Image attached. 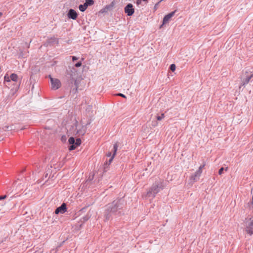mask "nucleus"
I'll return each mask as SVG.
<instances>
[{
    "instance_id": "nucleus-29",
    "label": "nucleus",
    "mask_w": 253,
    "mask_h": 253,
    "mask_svg": "<svg viewBox=\"0 0 253 253\" xmlns=\"http://www.w3.org/2000/svg\"><path fill=\"white\" fill-rule=\"evenodd\" d=\"M117 95L121 96V97H122L123 98H126V96L125 95H124V94L121 93H118L117 94Z\"/></svg>"
},
{
    "instance_id": "nucleus-14",
    "label": "nucleus",
    "mask_w": 253,
    "mask_h": 253,
    "mask_svg": "<svg viewBox=\"0 0 253 253\" xmlns=\"http://www.w3.org/2000/svg\"><path fill=\"white\" fill-rule=\"evenodd\" d=\"M67 15L69 18L75 20L78 17V13L74 9H70Z\"/></svg>"
},
{
    "instance_id": "nucleus-6",
    "label": "nucleus",
    "mask_w": 253,
    "mask_h": 253,
    "mask_svg": "<svg viewBox=\"0 0 253 253\" xmlns=\"http://www.w3.org/2000/svg\"><path fill=\"white\" fill-rule=\"evenodd\" d=\"M245 231L250 236L253 234V215L247 217L245 221Z\"/></svg>"
},
{
    "instance_id": "nucleus-2",
    "label": "nucleus",
    "mask_w": 253,
    "mask_h": 253,
    "mask_svg": "<svg viewBox=\"0 0 253 253\" xmlns=\"http://www.w3.org/2000/svg\"><path fill=\"white\" fill-rule=\"evenodd\" d=\"M163 181H157L153 184L147 192L148 197H155L156 194L164 189Z\"/></svg>"
},
{
    "instance_id": "nucleus-34",
    "label": "nucleus",
    "mask_w": 253,
    "mask_h": 253,
    "mask_svg": "<svg viewBox=\"0 0 253 253\" xmlns=\"http://www.w3.org/2000/svg\"><path fill=\"white\" fill-rule=\"evenodd\" d=\"M141 1H142L141 0H137V1H136L137 4L138 5V4H140L141 2Z\"/></svg>"
},
{
    "instance_id": "nucleus-40",
    "label": "nucleus",
    "mask_w": 253,
    "mask_h": 253,
    "mask_svg": "<svg viewBox=\"0 0 253 253\" xmlns=\"http://www.w3.org/2000/svg\"><path fill=\"white\" fill-rule=\"evenodd\" d=\"M251 201H252V202H253V196L252 197V200H251Z\"/></svg>"
},
{
    "instance_id": "nucleus-33",
    "label": "nucleus",
    "mask_w": 253,
    "mask_h": 253,
    "mask_svg": "<svg viewBox=\"0 0 253 253\" xmlns=\"http://www.w3.org/2000/svg\"><path fill=\"white\" fill-rule=\"evenodd\" d=\"M163 0H161L159 2H158L157 3H156L155 5V8H156L157 7V6L159 5L160 2H161Z\"/></svg>"
},
{
    "instance_id": "nucleus-21",
    "label": "nucleus",
    "mask_w": 253,
    "mask_h": 253,
    "mask_svg": "<svg viewBox=\"0 0 253 253\" xmlns=\"http://www.w3.org/2000/svg\"><path fill=\"white\" fill-rule=\"evenodd\" d=\"M224 170V168L222 167L221 168L219 169V171H218V174L219 175H221L222 174L223 172V170ZM228 170V167H226L225 169V170L227 171Z\"/></svg>"
},
{
    "instance_id": "nucleus-19",
    "label": "nucleus",
    "mask_w": 253,
    "mask_h": 253,
    "mask_svg": "<svg viewBox=\"0 0 253 253\" xmlns=\"http://www.w3.org/2000/svg\"><path fill=\"white\" fill-rule=\"evenodd\" d=\"M74 84L75 85V88H73L71 90V92H72L73 93L75 94L77 92V90H78V84L77 83L76 84Z\"/></svg>"
},
{
    "instance_id": "nucleus-7",
    "label": "nucleus",
    "mask_w": 253,
    "mask_h": 253,
    "mask_svg": "<svg viewBox=\"0 0 253 253\" xmlns=\"http://www.w3.org/2000/svg\"><path fill=\"white\" fill-rule=\"evenodd\" d=\"M68 142L70 146L69 147L70 151L75 150L78 146L81 144V139L80 138H77L76 140L73 137H70L68 140Z\"/></svg>"
},
{
    "instance_id": "nucleus-35",
    "label": "nucleus",
    "mask_w": 253,
    "mask_h": 253,
    "mask_svg": "<svg viewBox=\"0 0 253 253\" xmlns=\"http://www.w3.org/2000/svg\"><path fill=\"white\" fill-rule=\"evenodd\" d=\"M111 155H112L111 152H108V153L106 154V156L108 157H111Z\"/></svg>"
},
{
    "instance_id": "nucleus-4",
    "label": "nucleus",
    "mask_w": 253,
    "mask_h": 253,
    "mask_svg": "<svg viewBox=\"0 0 253 253\" xmlns=\"http://www.w3.org/2000/svg\"><path fill=\"white\" fill-rule=\"evenodd\" d=\"M253 77V71L250 70H246L243 71L242 75H241L240 79L241 83L239 86L240 88L242 86H245L251 81V79Z\"/></svg>"
},
{
    "instance_id": "nucleus-31",
    "label": "nucleus",
    "mask_w": 253,
    "mask_h": 253,
    "mask_svg": "<svg viewBox=\"0 0 253 253\" xmlns=\"http://www.w3.org/2000/svg\"><path fill=\"white\" fill-rule=\"evenodd\" d=\"M71 57H72L73 61H75L77 60L78 59V57H77L76 56H71Z\"/></svg>"
},
{
    "instance_id": "nucleus-24",
    "label": "nucleus",
    "mask_w": 253,
    "mask_h": 253,
    "mask_svg": "<svg viewBox=\"0 0 253 253\" xmlns=\"http://www.w3.org/2000/svg\"><path fill=\"white\" fill-rule=\"evenodd\" d=\"M248 207H249V209L251 210H252V208H253V203L252 201H250L249 203H248Z\"/></svg>"
},
{
    "instance_id": "nucleus-28",
    "label": "nucleus",
    "mask_w": 253,
    "mask_h": 253,
    "mask_svg": "<svg viewBox=\"0 0 253 253\" xmlns=\"http://www.w3.org/2000/svg\"><path fill=\"white\" fill-rule=\"evenodd\" d=\"M205 166V164H204L203 165L200 166L198 170H200V172H202V169L204 168Z\"/></svg>"
},
{
    "instance_id": "nucleus-36",
    "label": "nucleus",
    "mask_w": 253,
    "mask_h": 253,
    "mask_svg": "<svg viewBox=\"0 0 253 253\" xmlns=\"http://www.w3.org/2000/svg\"><path fill=\"white\" fill-rule=\"evenodd\" d=\"M90 122H88V123L86 124V125H85V126H87V125H89V124H90Z\"/></svg>"
},
{
    "instance_id": "nucleus-11",
    "label": "nucleus",
    "mask_w": 253,
    "mask_h": 253,
    "mask_svg": "<svg viewBox=\"0 0 253 253\" xmlns=\"http://www.w3.org/2000/svg\"><path fill=\"white\" fill-rule=\"evenodd\" d=\"M124 11L128 16H131L134 13V9L131 3H128L125 7Z\"/></svg>"
},
{
    "instance_id": "nucleus-1",
    "label": "nucleus",
    "mask_w": 253,
    "mask_h": 253,
    "mask_svg": "<svg viewBox=\"0 0 253 253\" xmlns=\"http://www.w3.org/2000/svg\"><path fill=\"white\" fill-rule=\"evenodd\" d=\"M124 200L123 199H119L108 204L104 213L105 220H110L113 214H116L119 210L122 209L124 206Z\"/></svg>"
},
{
    "instance_id": "nucleus-22",
    "label": "nucleus",
    "mask_w": 253,
    "mask_h": 253,
    "mask_svg": "<svg viewBox=\"0 0 253 253\" xmlns=\"http://www.w3.org/2000/svg\"><path fill=\"white\" fill-rule=\"evenodd\" d=\"M165 117V114L164 113H162L161 116H157L156 117L157 120L158 121H161L163 119H164Z\"/></svg>"
},
{
    "instance_id": "nucleus-25",
    "label": "nucleus",
    "mask_w": 253,
    "mask_h": 253,
    "mask_svg": "<svg viewBox=\"0 0 253 253\" xmlns=\"http://www.w3.org/2000/svg\"><path fill=\"white\" fill-rule=\"evenodd\" d=\"M56 41V39L55 38H51L48 40V42L52 43L55 42Z\"/></svg>"
},
{
    "instance_id": "nucleus-3",
    "label": "nucleus",
    "mask_w": 253,
    "mask_h": 253,
    "mask_svg": "<svg viewBox=\"0 0 253 253\" xmlns=\"http://www.w3.org/2000/svg\"><path fill=\"white\" fill-rule=\"evenodd\" d=\"M66 78L69 79V84H76L77 82V70L74 67L69 66L66 71Z\"/></svg>"
},
{
    "instance_id": "nucleus-20",
    "label": "nucleus",
    "mask_w": 253,
    "mask_h": 253,
    "mask_svg": "<svg viewBox=\"0 0 253 253\" xmlns=\"http://www.w3.org/2000/svg\"><path fill=\"white\" fill-rule=\"evenodd\" d=\"M94 174L93 173L92 174H89V177L86 180V182H89L91 181H92L93 179Z\"/></svg>"
},
{
    "instance_id": "nucleus-27",
    "label": "nucleus",
    "mask_w": 253,
    "mask_h": 253,
    "mask_svg": "<svg viewBox=\"0 0 253 253\" xmlns=\"http://www.w3.org/2000/svg\"><path fill=\"white\" fill-rule=\"evenodd\" d=\"M205 166V164H204L203 165L200 166L198 170H200V172H202V169L204 168Z\"/></svg>"
},
{
    "instance_id": "nucleus-38",
    "label": "nucleus",
    "mask_w": 253,
    "mask_h": 253,
    "mask_svg": "<svg viewBox=\"0 0 253 253\" xmlns=\"http://www.w3.org/2000/svg\"><path fill=\"white\" fill-rule=\"evenodd\" d=\"M2 15V13L1 12H0V17Z\"/></svg>"
},
{
    "instance_id": "nucleus-9",
    "label": "nucleus",
    "mask_w": 253,
    "mask_h": 253,
    "mask_svg": "<svg viewBox=\"0 0 253 253\" xmlns=\"http://www.w3.org/2000/svg\"><path fill=\"white\" fill-rule=\"evenodd\" d=\"M118 144H117V143H116L114 145V146H113V155L110 158L109 161L108 162L107 161L106 163L105 164H104V171H107L108 166L112 163V162L114 159V157L116 154V152L118 150Z\"/></svg>"
},
{
    "instance_id": "nucleus-43",
    "label": "nucleus",
    "mask_w": 253,
    "mask_h": 253,
    "mask_svg": "<svg viewBox=\"0 0 253 253\" xmlns=\"http://www.w3.org/2000/svg\"><path fill=\"white\" fill-rule=\"evenodd\" d=\"M253 210V208H252V210Z\"/></svg>"
},
{
    "instance_id": "nucleus-37",
    "label": "nucleus",
    "mask_w": 253,
    "mask_h": 253,
    "mask_svg": "<svg viewBox=\"0 0 253 253\" xmlns=\"http://www.w3.org/2000/svg\"><path fill=\"white\" fill-rule=\"evenodd\" d=\"M52 252H54V253H56V251H54V250L51 251L50 253H52Z\"/></svg>"
},
{
    "instance_id": "nucleus-15",
    "label": "nucleus",
    "mask_w": 253,
    "mask_h": 253,
    "mask_svg": "<svg viewBox=\"0 0 253 253\" xmlns=\"http://www.w3.org/2000/svg\"><path fill=\"white\" fill-rule=\"evenodd\" d=\"M114 6V2L112 1L110 4L106 5L101 10L100 12L105 13L107 12L108 11L111 10Z\"/></svg>"
},
{
    "instance_id": "nucleus-12",
    "label": "nucleus",
    "mask_w": 253,
    "mask_h": 253,
    "mask_svg": "<svg viewBox=\"0 0 253 253\" xmlns=\"http://www.w3.org/2000/svg\"><path fill=\"white\" fill-rule=\"evenodd\" d=\"M176 11V10H174L165 16L163 20V24L162 25H161L160 28H161L163 25L169 23L171 17L174 15Z\"/></svg>"
},
{
    "instance_id": "nucleus-16",
    "label": "nucleus",
    "mask_w": 253,
    "mask_h": 253,
    "mask_svg": "<svg viewBox=\"0 0 253 253\" xmlns=\"http://www.w3.org/2000/svg\"><path fill=\"white\" fill-rule=\"evenodd\" d=\"M202 172L200 170H197L193 175L190 177V179L194 181H196L199 180V177Z\"/></svg>"
},
{
    "instance_id": "nucleus-39",
    "label": "nucleus",
    "mask_w": 253,
    "mask_h": 253,
    "mask_svg": "<svg viewBox=\"0 0 253 253\" xmlns=\"http://www.w3.org/2000/svg\"><path fill=\"white\" fill-rule=\"evenodd\" d=\"M20 83H19V84H18V85H17V88H19V85H20Z\"/></svg>"
},
{
    "instance_id": "nucleus-17",
    "label": "nucleus",
    "mask_w": 253,
    "mask_h": 253,
    "mask_svg": "<svg viewBox=\"0 0 253 253\" xmlns=\"http://www.w3.org/2000/svg\"><path fill=\"white\" fill-rule=\"evenodd\" d=\"M94 3L93 0H85V2L84 3L85 5L88 7V6H91L93 5Z\"/></svg>"
},
{
    "instance_id": "nucleus-13",
    "label": "nucleus",
    "mask_w": 253,
    "mask_h": 253,
    "mask_svg": "<svg viewBox=\"0 0 253 253\" xmlns=\"http://www.w3.org/2000/svg\"><path fill=\"white\" fill-rule=\"evenodd\" d=\"M67 211V206L66 204L64 203H62V205L56 208L55 210L54 213L56 214H58L59 213L63 214Z\"/></svg>"
},
{
    "instance_id": "nucleus-30",
    "label": "nucleus",
    "mask_w": 253,
    "mask_h": 253,
    "mask_svg": "<svg viewBox=\"0 0 253 253\" xmlns=\"http://www.w3.org/2000/svg\"><path fill=\"white\" fill-rule=\"evenodd\" d=\"M6 197V195L0 196V200L5 199Z\"/></svg>"
},
{
    "instance_id": "nucleus-32",
    "label": "nucleus",
    "mask_w": 253,
    "mask_h": 253,
    "mask_svg": "<svg viewBox=\"0 0 253 253\" xmlns=\"http://www.w3.org/2000/svg\"><path fill=\"white\" fill-rule=\"evenodd\" d=\"M88 218H89V217L88 216H85L83 217L84 221H87L88 219Z\"/></svg>"
},
{
    "instance_id": "nucleus-5",
    "label": "nucleus",
    "mask_w": 253,
    "mask_h": 253,
    "mask_svg": "<svg viewBox=\"0 0 253 253\" xmlns=\"http://www.w3.org/2000/svg\"><path fill=\"white\" fill-rule=\"evenodd\" d=\"M78 122L76 120L75 123L70 129L73 135L77 136H83L85 134L87 127L85 126H82L81 128H78Z\"/></svg>"
},
{
    "instance_id": "nucleus-18",
    "label": "nucleus",
    "mask_w": 253,
    "mask_h": 253,
    "mask_svg": "<svg viewBox=\"0 0 253 253\" xmlns=\"http://www.w3.org/2000/svg\"><path fill=\"white\" fill-rule=\"evenodd\" d=\"M87 7L85 5L84 3L83 4H80L79 6L80 10L82 12L84 11L86 9Z\"/></svg>"
},
{
    "instance_id": "nucleus-41",
    "label": "nucleus",
    "mask_w": 253,
    "mask_h": 253,
    "mask_svg": "<svg viewBox=\"0 0 253 253\" xmlns=\"http://www.w3.org/2000/svg\"><path fill=\"white\" fill-rule=\"evenodd\" d=\"M3 242V240L0 241V244Z\"/></svg>"
},
{
    "instance_id": "nucleus-44",
    "label": "nucleus",
    "mask_w": 253,
    "mask_h": 253,
    "mask_svg": "<svg viewBox=\"0 0 253 253\" xmlns=\"http://www.w3.org/2000/svg\"><path fill=\"white\" fill-rule=\"evenodd\" d=\"M1 141V139H0V141Z\"/></svg>"
},
{
    "instance_id": "nucleus-26",
    "label": "nucleus",
    "mask_w": 253,
    "mask_h": 253,
    "mask_svg": "<svg viewBox=\"0 0 253 253\" xmlns=\"http://www.w3.org/2000/svg\"><path fill=\"white\" fill-rule=\"evenodd\" d=\"M82 64V62L81 61H79V62H77V63H76L75 64V67H74L75 68V67H80L81 66Z\"/></svg>"
},
{
    "instance_id": "nucleus-42",
    "label": "nucleus",
    "mask_w": 253,
    "mask_h": 253,
    "mask_svg": "<svg viewBox=\"0 0 253 253\" xmlns=\"http://www.w3.org/2000/svg\"><path fill=\"white\" fill-rule=\"evenodd\" d=\"M5 127H6L7 128H8V126H6Z\"/></svg>"
},
{
    "instance_id": "nucleus-23",
    "label": "nucleus",
    "mask_w": 253,
    "mask_h": 253,
    "mask_svg": "<svg viewBox=\"0 0 253 253\" xmlns=\"http://www.w3.org/2000/svg\"><path fill=\"white\" fill-rule=\"evenodd\" d=\"M175 68L176 66L174 64H172L170 65L169 69L171 71L174 72L175 70Z\"/></svg>"
},
{
    "instance_id": "nucleus-8",
    "label": "nucleus",
    "mask_w": 253,
    "mask_h": 253,
    "mask_svg": "<svg viewBox=\"0 0 253 253\" xmlns=\"http://www.w3.org/2000/svg\"><path fill=\"white\" fill-rule=\"evenodd\" d=\"M49 78L51 82V88L53 90H56L60 87L61 85L60 80L56 78H52L50 75Z\"/></svg>"
},
{
    "instance_id": "nucleus-10",
    "label": "nucleus",
    "mask_w": 253,
    "mask_h": 253,
    "mask_svg": "<svg viewBox=\"0 0 253 253\" xmlns=\"http://www.w3.org/2000/svg\"><path fill=\"white\" fill-rule=\"evenodd\" d=\"M18 80V77L17 75L15 73L11 74L10 76H9L7 74H6L4 77V82L5 83H9L11 81L17 82Z\"/></svg>"
}]
</instances>
